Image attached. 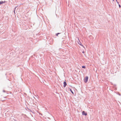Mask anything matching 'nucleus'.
Wrapping results in <instances>:
<instances>
[{
	"label": "nucleus",
	"mask_w": 121,
	"mask_h": 121,
	"mask_svg": "<svg viewBox=\"0 0 121 121\" xmlns=\"http://www.w3.org/2000/svg\"><path fill=\"white\" fill-rule=\"evenodd\" d=\"M82 68H83L85 69L86 68V67H85V66H82Z\"/></svg>",
	"instance_id": "6"
},
{
	"label": "nucleus",
	"mask_w": 121,
	"mask_h": 121,
	"mask_svg": "<svg viewBox=\"0 0 121 121\" xmlns=\"http://www.w3.org/2000/svg\"><path fill=\"white\" fill-rule=\"evenodd\" d=\"M82 52L83 53H84V51L83 52Z\"/></svg>",
	"instance_id": "9"
},
{
	"label": "nucleus",
	"mask_w": 121,
	"mask_h": 121,
	"mask_svg": "<svg viewBox=\"0 0 121 121\" xmlns=\"http://www.w3.org/2000/svg\"><path fill=\"white\" fill-rule=\"evenodd\" d=\"M60 34V33H57V34H56V36H58V35L59 34Z\"/></svg>",
	"instance_id": "7"
},
{
	"label": "nucleus",
	"mask_w": 121,
	"mask_h": 121,
	"mask_svg": "<svg viewBox=\"0 0 121 121\" xmlns=\"http://www.w3.org/2000/svg\"><path fill=\"white\" fill-rule=\"evenodd\" d=\"M66 85L67 84L66 82H64V87H65V86H66Z\"/></svg>",
	"instance_id": "3"
},
{
	"label": "nucleus",
	"mask_w": 121,
	"mask_h": 121,
	"mask_svg": "<svg viewBox=\"0 0 121 121\" xmlns=\"http://www.w3.org/2000/svg\"><path fill=\"white\" fill-rule=\"evenodd\" d=\"M82 114L83 115L86 116L87 115V113H86L85 112L83 111L82 112Z\"/></svg>",
	"instance_id": "2"
},
{
	"label": "nucleus",
	"mask_w": 121,
	"mask_h": 121,
	"mask_svg": "<svg viewBox=\"0 0 121 121\" xmlns=\"http://www.w3.org/2000/svg\"><path fill=\"white\" fill-rule=\"evenodd\" d=\"M119 7L120 8L121 7V6H120V4H119Z\"/></svg>",
	"instance_id": "8"
},
{
	"label": "nucleus",
	"mask_w": 121,
	"mask_h": 121,
	"mask_svg": "<svg viewBox=\"0 0 121 121\" xmlns=\"http://www.w3.org/2000/svg\"><path fill=\"white\" fill-rule=\"evenodd\" d=\"M116 0V1H117V0ZM117 3H118V2H117Z\"/></svg>",
	"instance_id": "10"
},
{
	"label": "nucleus",
	"mask_w": 121,
	"mask_h": 121,
	"mask_svg": "<svg viewBox=\"0 0 121 121\" xmlns=\"http://www.w3.org/2000/svg\"><path fill=\"white\" fill-rule=\"evenodd\" d=\"M88 78V76H86L84 78V81L86 83L87 82Z\"/></svg>",
	"instance_id": "1"
},
{
	"label": "nucleus",
	"mask_w": 121,
	"mask_h": 121,
	"mask_svg": "<svg viewBox=\"0 0 121 121\" xmlns=\"http://www.w3.org/2000/svg\"><path fill=\"white\" fill-rule=\"evenodd\" d=\"M5 1H1L0 2V4H2L3 3H5Z\"/></svg>",
	"instance_id": "4"
},
{
	"label": "nucleus",
	"mask_w": 121,
	"mask_h": 121,
	"mask_svg": "<svg viewBox=\"0 0 121 121\" xmlns=\"http://www.w3.org/2000/svg\"><path fill=\"white\" fill-rule=\"evenodd\" d=\"M69 90H70V91L71 92H72V93L73 94L74 93H73V91H72V90H71V89H69Z\"/></svg>",
	"instance_id": "5"
},
{
	"label": "nucleus",
	"mask_w": 121,
	"mask_h": 121,
	"mask_svg": "<svg viewBox=\"0 0 121 121\" xmlns=\"http://www.w3.org/2000/svg\"><path fill=\"white\" fill-rule=\"evenodd\" d=\"M80 44V45H82H82H81V44Z\"/></svg>",
	"instance_id": "11"
}]
</instances>
